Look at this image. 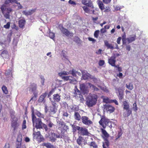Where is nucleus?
<instances>
[{"label":"nucleus","mask_w":148,"mask_h":148,"mask_svg":"<svg viewBox=\"0 0 148 148\" xmlns=\"http://www.w3.org/2000/svg\"><path fill=\"white\" fill-rule=\"evenodd\" d=\"M32 122L33 125H35V127L37 129L42 128L43 123L41 119L39 118H37L34 114V108L33 107H31Z\"/></svg>","instance_id":"obj_1"},{"label":"nucleus","mask_w":148,"mask_h":148,"mask_svg":"<svg viewBox=\"0 0 148 148\" xmlns=\"http://www.w3.org/2000/svg\"><path fill=\"white\" fill-rule=\"evenodd\" d=\"M97 99L98 96L97 95L92 94L86 98V104L88 107H92L96 104Z\"/></svg>","instance_id":"obj_2"},{"label":"nucleus","mask_w":148,"mask_h":148,"mask_svg":"<svg viewBox=\"0 0 148 148\" xmlns=\"http://www.w3.org/2000/svg\"><path fill=\"white\" fill-rule=\"evenodd\" d=\"M29 90H31L33 92L34 96L31 98L29 101L33 100H36L37 97V93L35 92L37 89V84L34 83H30L29 86L28 87Z\"/></svg>","instance_id":"obj_3"},{"label":"nucleus","mask_w":148,"mask_h":148,"mask_svg":"<svg viewBox=\"0 0 148 148\" xmlns=\"http://www.w3.org/2000/svg\"><path fill=\"white\" fill-rule=\"evenodd\" d=\"M58 126V129L61 131V133L62 134H64V133L67 131L68 129V126L66 125V123L63 121H59L57 122Z\"/></svg>","instance_id":"obj_4"},{"label":"nucleus","mask_w":148,"mask_h":148,"mask_svg":"<svg viewBox=\"0 0 148 148\" xmlns=\"http://www.w3.org/2000/svg\"><path fill=\"white\" fill-rule=\"evenodd\" d=\"M99 124L101 125L103 128L105 129L109 123H112V122L110 121L109 119L107 118L105 116H101V119L99 122Z\"/></svg>","instance_id":"obj_5"},{"label":"nucleus","mask_w":148,"mask_h":148,"mask_svg":"<svg viewBox=\"0 0 148 148\" xmlns=\"http://www.w3.org/2000/svg\"><path fill=\"white\" fill-rule=\"evenodd\" d=\"M20 124V123L17 118L14 116L12 118L11 121V127L13 128L14 131L18 129Z\"/></svg>","instance_id":"obj_6"},{"label":"nucleus","mask_w":148,"mask_h":148,"mask_svg":"<svg viewBox=\"0 0 148 148\" xmlns=\"http://www.w3.org/2000/svg\"><path fill=\"white\" fill-rule=\"evenodd\" d=\"M66 136L64 134H61L60 136L59 134H56L54 133H51V135H49L50 140L52 142H54L56 140V138H65Z\"/></svg>","instance_id":"obj_7"},{"label":"nucleus","mask_w":148,"mask_h":148,"mask_svg":"<svg viewBox=\"0 0 148 148\" xmlns=\"http://www.w3.org/2000/svg\"><path fill=\"white\" fill-rule=\"evenodd\" d=\"M50 100L51 102L52 106H50L49 107V112H50L52 113L53 114H55L57 110V104L55 101L52 100L51 98H50Z\"/></svg>","instance_id":"obj_8"},{"label":"nucleus","mask_w":148,"mask_h":148,"mask_svg":"<svg viewBox=\"0 0 148 148\" xmlns=\"http://www.w3.org/2000/svg\"><path fill=\"white\" fill-rule=\"evenodd\" d=\"M82 122L84 124L89 126L92 124V121L89 118L86 116H83L81 117Z\"/></svg>","instance_id":"obj_9"},{"label":"nucleus","mask_w":148,"mask_h":148,"mask_svg":"<svg viewBox=\"0 0 148 148\" xmlns=\"http://www.w3.org/2000/svg\"><path fill=\"white\" fill-rule=\"evenodd\" d=\"M1 9L3 14H4L5 11L6 12V13H10L12 11L11 8L10 7L7 8L6 5L5 4L1 5Z\"/></svg>","instance_id":"obj_10"},{"label":"nucleus","mask_w":148,"mask_h":148,"mask_svg":"<svg viewBox=\"0 0 148 148\" xmlns=\"http://www.w3.org/2000/svg\"><path fill=\"white\" fill-rule=\"evenodd\" d=\"M82 3L84 5L92 9L94 8L93 3L91 0H82Z\"/></svg>","instance_id":"obj_11"},{"label":"nucleus","mask_w":148,"mask_h":148,"mask_svg":"<svg viewBox=\"0 0 148 148\" xmlns=\"http://www.w3.org/2000/svg\"><path fill=\"white\" fill-rule=\"evenodd\" d=\"M79 88L81 91L84 95L87 94L89 92V90L86 87L84 83L80 84Z\"/></svg>","instance_id":"obj_12"},{"label":"nucleus","mask_w":148,"mask_h":148,"mask_svg":"<svg viewBox=\"0 0 148 148\" xmlns=\"http://www.w3.org/2000/svg\"><path fill=\"white\" fill-rule=\"evenodd\" d=\"M78 133L82 136H88L89 133L88 130L85 127H81Z\"/></svg>","instance_id":"obj_13"},{"label":"nucleus","mask_w":148,"mask_h":148,"mask_svg":"<svg viewBox=\"0 0 148 148\" xmlns=\"http://www.w3.org/2000/svg\"><path fill=\"white\" fill-rule=\"evenodd\" d=\"M101 130L102 134L101 137L103 138L104 140H108V138L109 137V134L103 128H101Z\"/></svg>","instance_id":"obj_14"},{"label":"nucleus","mask_w":148,"mask_h":148,"mask_svg":"<svg viewBox=\"0 0 148 148\" xmlns=\"http://www.w3.org/2000/svg\"><path fill=\"white\" fill-rule=\"evenodd\" d=\"M104 110L107 112L110 113L113 112L115 110V108L109 105H105L104 106Z\"/></svg>","instance_id":"obj_15"},{"label":"nucleus","mask_w":148,"mask_h":148,"mask_svg":"<svg viewBox=\"0 0 148 148\" xmlns=\"http://www.w3.org/2000/svg\"><path fill=\"white\" fill-rule=\"evenodd\" d=\"M118 92V95L119 99V100L121 101L124 98V91L121 88H119L117 89Z\"/></svg>","instance_id":"obj_16"},{"label":"nucleus","mask_w":148,"mask_h":148,"mask_svg":"<svg viewBox=\"0 0 148 148\" xmlns=\"http://www.w3.org/2000/svg\"><path fill=\"white\" fill-rule=\"evenodd\" d=\"M60 30L63 34L67 36H72L73 35L72 33L70 32L67 29L63 27H62Z\"/></svg>","instance_id":"obj_17"},{"label":"nucleus","mask_w":148,"mask_h":148,"mask_svg":"<svg viewBox=\"0 0 148 148\" xmlns=\"http://www.w3.org/2000/svg\"><path fill=\"white\" fill-rule=\"evenodd\" d=\"M108 63L112 66H114L116 62V57L114 56H111L108 60Z\"/></svg>","instance_id":"obj_18"},{"label":"nucleus","mask_w":148,"mask_h":148,"mask_svg":"<svg viewBox=\"0 0 148 148\" xmlns=\"http://www.w3.org/2000/svg\"><path fill=\"white\" fill-rule=\"evenodd\" d=\"M105 45L107 48V49H113L114 47L112 44H110L107 40L104 41Z\"/></svg>","instance_id":"obj_19"},{"label":"nucleus","mask_w":148,"mask_h":148,"mask_svg":"<svg viewBox=\"0 0 148 148\" xmlns=\"http://www.w3.org/2000/svg\"><path fill=\"white\" fill-rule=\"evenodd\" d=\"M36 10L35 9H33L31 10H30L28 11H23L22 13L23 14L25 15L26 16H28L32 14Z\"/></svg>","instance_id":"obj_20"},{"label":"nucleus","mask_w":148,"mask_h":148,"mask_svg":"<svg viewBox=\"0 0 148 148\" xmlns=\"http://www.w3.org/2000/svg\"><path fill=\"white\" fill-rule=\"evenodd\" d=\"M60 96L58 94H55L53 95V101L59 102L60 100Z\"/></svg>","instance_id":"obj_21"},{"label":"nucleus","mask_w":148,"mask_h":148,"mask_svg":"<svg viewBox=\"0 0 148 148\" xmlns=\"http://www.w3.org/2000/svg\"><path fill=\"white\" fill-rule=\"evenodd\" d=\"M97 3L99 8L101 11H102L105 9L104 5L102 1L100 0H98L97 1Z\"/></svg>","instance_id":"obj_22"},{"label":"nucleus","mask_w":148,"mask_h":148,"mask_svg":"<svg viewBox=\"0 0 148 148\" xmlns=\"http://www.w3.org/2000/svg\"><path fill=\"white\" fill-rule=\"evenodd\" d=\"M136 38V36L135 34H133L127 38V40L129 43L132 42L133 41H134Z\"/></svg>","instance_id":"obj_23"},{"label":"nucleus","mask_w":148,"mask_h":148,"mask_svg":"<svg viewBox=\"0 0 148 148\" xmlns=\"http://www.w3.org/2000/svg\"><path fill=\"white\" fill-rule=\"evenodd\" d=\"M122 105L123 106V109L125 110L130 108L129 103L127 101H124L123 102Z\"/></svg>","instance_id":"obj_24"},{"label":"nucleus","mask_w":148,"mask_h":148,"mask_svg":"<svg viewBox=\"0 0 148 148\" xmlns=\"http://www.w3.org/2000/svg\"><path fill=\"white\" fill-rule=\"evenodd\" d=\"M47 95V93L46 92L43 93L40 96V97L38 99V102H42L44 100L45 97H46Z\"/></svg>","instance_id":"obj_25"},{"label":"nucleus","mask_w":148,"mask_h":148,"mask_svg":"<svg viewBox=\"0 0 148 148\" xmlns=\"http://www.w3.org/2000/svg\"><path fill=\"white\" fill-rule=\"evenodd\" d=\"M25 21L24 19H21L18 21L19 26L20 28H23L25 25Z\"/></svg>","instance_id":"obj_26"},{"label":"nucleus","mask_w":148,"mask_h":148,"mask_svg":"<svg viewBox=\"0 0 148 148\" xmlns=\"http://www.w3.org/2000/svg\"><path fill=\"white\" fill-rule=\"evenodd\" d=\"M84 140L83 138L81 136H79L77 140V142L79 145L82 146V143Z\"/></svg>","instance_id":"obj_27"},{"label":"nucleus","mask_w":148,"mask_h":148,"mask_svg":"<svg viewBox=\"0 0 148 148\" xmlns=\"http://www.w3.org/2000/svg\"><path fill=\"white\" fill-rule=\"evenodd\" d=\"M74 116L75 119L76 120L79 121L81 119V116L78 112H75Z\"/></svg>","instance_id":"obj_28"},{"label":"nucleus","mask_w":148,"mask_h":148,"mask_svg":"<svg viewBox=\"0 0 148 148\" xmlns=\"http://www.w3.org/2000/svg\"><path fill=\"white\" fill-rule=\"evenodd\" d=\"M104 142L103 143V148H109L110 143L108 140H104Z\"/></svg>","instance_id":"obj_29"},{"label":"nucleus","mask_w":148,"mask_h":148,"mask_svg":"<svg viewBox=\"0 0 148 148\" xmlns=\"http://www.w3.org/2000/svg\"><path fill=\"white\" fill-rule=\"evenodd\" d=\"M43 146H45L47 148H53V146L49 143H44L42 144Z\"/></svg>","instance_id":"obj_30"},{"label":"nucleus","mask_w":148,"mask_h":148,"mask_svg":"<svg viewBox=\"0 0 148 148\" xmlns=\"http://www.w3.org/2000/svg\"><path fill=\"white\" fill-rule=\"evenodd\" d=\"M126 87L128 90H131L134 88L132 83L131 82L126 84Z\"/></svg>","instance_id":"obj_31"},{"label":"nucleus","mask_w":148,"mask_h":148,"mask_svg":"<svg viewBox=\"0 0 148 148\" xmlns=\"http://www.w3.org/2000/svg\"><path fill=\"white\" fill-rule=\"evenodd\" d=\"M34 114L40 118H44V115L37 110L35 112H34Z\"/></svg>","instance_id":"obj_32"},{"label":"nucleus","mask_w":148,"mask_h":148,"mask_svg":"<svg viewBox=\"0 0 148 148\" xmlns=\"http://www.w3.org/2000/svg\"><path fill=\"white\" fill-rule=\"evenodd\" d=\"M70 77V76H61L62 78L64 81H68L69 80H70V82L72 83V82H74L75 80L74 79L71 80L69 79V77Z\"/></svg>","instance_id":"obj_33"},{"label":"nucleus","mask_w":148,"mask_h":148,"mask_svg":"<svg viewBox=\"0 0 148 148\" xmlns=\"http://www.w3.org/2000/svg\"><path fill=\"white\" fill-rule=\"evenodd\" d=\"M72 127L73 128V131L74 132H76L77 130L79 131L81 127L79 126H77L73 125H72Z\"/></svg>","instance_id":"obj_34"},{"label":"nucleus","mask_w":148,"mask_h":148,"mask_svg":"<svg viewBox=\"0 0 148 148\" xmlns=\"http://www.w3.org/2000/svg\"><path fill=\"white\" fill-rule=\"evenodd\" d=\"M71 71H70L69 72L65 71H64L58 73L59 75L61 77V76H63V75H66L71 73L70 72Z\"/></svg>","instance_id":"obj_35"},{"label":"nucleus","mask_w":148,"mask_h":148,"mask_svg":"<svg viewBox=\"0 0 148 148\" xmlns=\"http://www.w3.org/2000/svg\"><path fill=\"white\" fill-rule=\"evenodd\" d=\"M90 147H92V148H98V146L97 145L94 141H92L90 142L89 145Z\"/></svg>","instance_id":"obj_36"},{"label":"nucleus","mask_w":148,"mask_h":148,"mask_svg":"<svg viewBox=\"0 0 148 148\" xmlns=\"http://www.w3.org/2000/svg\"><path fill=\"white\" fill-rule=\"evenodd\" d=\"M2 89L4 93L5 94H8V92L7 87L5 86H3L2 87Z\"/></svg>","instance_id":"obj_37"},{"label":"nucleus","mask_w":148,"mask_h":148,"mask_svg":"<svg viewBox=\"0 0 148 148\" xmlns=\"http://www.w3.org/2000/svg\"><path fill=\"white\" fill-rule=\"evenodd\" d=\"M74 41L78 44L81 43L82 42L80 38L77 36L74 37Z\"/></svg>","instance_id":"obj_38"},{"label":"nucleus","mask_w":148,"mask_h":148,"mask_svg":"<svg viewBox=\"0 0 148 148\" xmlns=\"http://www.w3.org/2000/svg\"><path fill=\"white\" fill-rule=\"evenodd\" d=\"M126 35L125 34V32H124V34H123L122 35V39L123 42V44H125L126 43V40H127V39L126 38Z\"/></svg>","instance_id":"obj_39"},{"label":"nucleus","mask_w":148,"mask_h":148,"mask_svg":"<svg viewBox=\"0 0 148 148\" xmlns=\"http://www.w3.org/2000/svg\"><path fill=\"white\" fill-rule=\"evenodd\" d=\"M74 91L75 94L76 95H81L80 91L78 89L76 86H75V87Z\"/></svg>","instance_id":"obj_40"},{"label":"nucleus","mask_w":148,"mask_h":148,"mask_svg":"<svg viewBox=\"0 0 148 148\" xmlns=\"http://www.w3.org/2000/svg\"><path fill=\"white\" fill-rule=\"evenodd\" d=\"M125 110L127 111V113L125 114V115H124V116L128 117L132 114V111L130 109V108L128 109Z\"/></svg>","instance_id":"obj_41"},{"label":"nucleus","mask_w":148,"mask_h":148,"mask_svg":"<svg viewBox=\"0 0 148 148\" xmlns=\"http://www.w3.org/2000/svg\"><path fill=\"white\" fill-rule=\"evenodd\" d=\"M88 7L86 6H82V8L84 10V11L86 13H88L90 12V9H89L88 8Z\"/></svg>","instance_id":"obj_42"},{"label":"nucleus","mask_w":148,"mask_h":148,"mask_svg":"<svg viewBox=\"0 0 148 148\" xmlns=\"http://www.w3.org/2000/svg\"><path fill=\"white\" fill-rule=\"evenodd\" d=\"M122 132L121 129L120 131H118V134L117 136L116 137L115 140H117L118 138H120L122 136Z\"/></svg>","instance_id":"obj_43"},{"label":"nucleus","mask_w":148,"mask_h":148,"mask_svg":"<svg viewBox=\"0 0 148 148\" xmlns=\"http://www.w3.org/2000/svg\"><path fill=\"white\" fill-rule=\"evenodd\" d=\"M133 106L132 108L134 111H136L138 110V108L137 107L136 101H135L133 104Z\"/></svg>","instance_id":"obj_44"},{"label":"nucleus","mask_w":148,"mask_h":148,"mask_svg":"<svg viewBox=\"0 0 148 148\" xmlns=\"http://www.w3.org/2000/svg\"><path fill=\"white\" fill-rule=\"evenodd\" d=\"M26 121L25 119H24L23 121V123L22 125V130H24L26 129L27 127L26 126Z\"/></svg>","instance_id":"obj_45"},{"label":"nucleus","mask_w":148,"mask_h":148,"mask_svg":"<svg viewBox=\"0 0 148 148\" xmlns=\"http://www.w3.org/2000/svg\"><path fill=\"white\" fill-rule=\"evenodd\" d=\"M68 3L73 7L75 6L77 4L75 1L72 0H69L68 1Z\"/></svg>","instance_id":"obj_46"},{"label":"nucleus","mask_w":148,"mask_h":148,"mask_svg":"<svg viewBox=\"0 0 148 148\" xmlns=\"http://www.w3.org/2000/svg\"><path fill=\"white\" fill-rule=\"evenodd\" d=\"M88 74L90 75L89 74H83L82 75V77L83 78V79L85 80L88 79L89 77V76L88 75Z\"/></svg>","instance_id":"obj_47"},{"label":"nucleus","mask_w":148,"mask_h":148,"mask_svg":"<svg viewBox=\"0 0 148 148\" xmlns=\"http://www.w3.org/2000/svg\"><path fill=\"white\" fill-rule=\"evenodd\" d=\"M99 34V30H97L95 31L94 33V37L96 38H97Z\"/></svg>","instance_id":"obj_48"},{"label":"nucleus","mask_w":148,"mask_h":148,"mask_svg":"<svg viewBox=\"0 0 148 148\" xmlns=\"http://www.w3.org/2000/svg\"><path fill=\"white\" fill-rule=\"evenodd\" d=\"M71 73L72 75L74 77L76 76V73H78V72L75 71L74 69H73L70 72Z\"/></svg>","instance_id":"obj_49"},{"label":"nucleus","mask_w":148,"mask_h":148,"mask_svg":"<svg viewBox=\"0 0 148 148\" xmlns=\"http://www.w3.org/2000/svg\"><path fill=\"white\" fill-rule=\"evenodd\" d=\"M10 23L8 22L7 23L6 25H4L3 27L6 29H9L10 27Z\"/></svg>","instance_id":"obj_50"},{"label":"nucleus","mask_w":148,"mask_h":148,"mask_svg":"<svg viewBox=\"0 0 148 148\" xmlns=\"http://www.w3.org/2000/svg\"><path fill=\"white\" fill-rule=\"evenodd\" d=\"M22 135L21 134H19L18 135L17 138V141L18 142H21L22 141Z\"/></svg>","instance_id":"obj_51"},{"label":"nucleus","mask_w":148,"mask_h":148,"mask_svg":"<svg viewBox=\"0 0 148 148\" xmlns=\"http://www.w3.org/2000/svg\"><path fill=\"white\" fill-rule=\"evenodd\" d=\"M8 52L7 50H4L1 53V56L3 57L5 56V55L8 54Z\"/></svg>","instance_id":"obj_52"},{"label":"nucleus","mask_w":148,"mask_h":148,"mask_svg":"<svg viewBox=\"0 0 148 148\" xmlns=\"http://www.w3.org/2000/svg\"><path fill=\"white\" fill-rule=\"evenodd\" d=\"M49 37L53 39L55 37V34L53 32H49Z\"/></svg>","instance_id":"obj_53"},{"label":"nucleus","mask_w":148,"mask_h":148,"mask_svg":"<svg viewBox=\"0 0 148 148\" xmlns=\"http://www.w3.org/2000/svg\"><path fill=\"white\" fill-rule=\"evenodd\" d=\"M105 63L104 61L102 60H100L99 62V64L100 66H103Z\"/></svg>","instance_id":"obj_54"},{"label":"nucleus","mask_w":148,"mask_h":148,"mask_svg":"<svg viewBox=\"0 0 148 148\" xmlns=\"http://www.w3.org/2000/svg\"><path fill=\"white\" fill-rule=\"evenodd\" d=\"M105 9V10L104 11V12H109L111 10L110 8L108 6L106 7Z\"/></svg>","instance_id":"obj_55"},{"label":"nucleus","mask_w":148,"mask_h":148,"mask_svg":"<svg viewBox=\"0 0 148 148\" xmlns=\"http://www.w3.org/2000/svg\"><path fill=\"white\" fill-rule=\"evenodd\" d=\"M79 97L80 98L79 101L83 103L84 101V99L83 96L82 95H79Z\"/></svg>","instance_id":"obj_56"},{"label":"nucleus","mask_w":148,"mask_h":148,"mask_svg":"<svg viewBox=\"0 0 148 148\" xmlns=\"http://www.w3.org/2000/svg\"><path fill=\"white\" fill-rule=\"evenodd\" d=\"M88 40L89 41H92L93 43H95L96 42V40L95 39H94L90 38V37H88Z\"/></svg>","instance_id":"obj_57"},{"label":"nucleus","mask_w":148,"mask_h":148,"mask_svg":"<svg viewBox=\"0 0 148 148\" xmlns=\"http://www.w3.org/2000/svg\"><path fill=\"white\" fill-rule=\"evenodd\" d=\"M103 2L105 4H108L110 3L111 0H102Z\"/></svg>","instance_id":"obj_58"},{"label":"nucleus","mask_w":148,"mask_h":148,"mask_svg":"<svg viewBox=\"0 0 148 148\" xmlns=\"http://www.w3.org/2000/svg\"><path fill=\"white\" fill-rule=\"evenodd\" d=\"M3 148H10V145L9 143H6L5 145L3 147Z\"/></svg>","instance_id":"obj_59"},{"label":"nucleus","mask_w":148,"mask_h":148,"mask_svg":"<svg viewBox=\"0 0 148 148\" xmlns=\"http://www.w3.org/2000/svg\"><path fill=\"white\" fill-rule=\"evenodd\" d=\"M10 14L6 13L4 14V16L5 18L6 19H9L10 18Z\"/></svg>","instance_id":"obj_60"},{"label":"nucleus","mask_w":148,"mask_h":148,"mask_svg":"<svg viewBox=\"0 0 148 148\" xmlns=\"http://www.w3.org/2000/svg\"><path fill=\"white\" fill-rule=\"evenodd\" d=\"M16 4H18V9H21L23 8V6L20 3L18 2Z\"/></svg>","instance_id":"obj_61"},{"label":"nucleus","mask_w":148,"mask_h":148,"mask_svg":"<svg viewBox=\"0 0 148 148\" xmlns=\"http://www.w3.org/2000/svg\"><path fill=\"white\" fill-rule=\"evenodd\" d=\"M35 135L36 136H37L38 138L41 135L40 134V131H38L37 132H35Z\"/></svg>","instance_id":"obj_62"},{"label":"nucleus","mask_w":148,"mask_h":148,"mask_svg":"<svg viewBox=\"0 0 148 148\" xmlns=\"http://www.w3.org/2000/svg\"><path fill=\"white\" fill-rule=\"evenodd\" d=\"M121 37H119L117 40V42L118 44H120V41L121 40Z\"/></svg>","instance_id":"obj_63"},{"label":"nucleus","mask_w":148,"mask_h":148,"mask_svg":"<svg viewBox=\"0 0 148 148\" xmlns=\"http://www.w3.org/2000/svg\"><path fill=\"white\" fill-rule=\"evenodd\" d=\"M121 8L119 6H116L115 7L114 9L116 11H117L118 10H120L121 9Z\"/></svg>","instance_id":"obj_64"}]
</instances>
